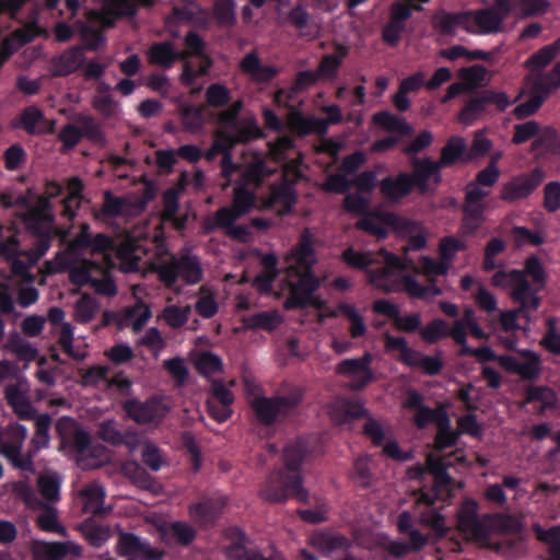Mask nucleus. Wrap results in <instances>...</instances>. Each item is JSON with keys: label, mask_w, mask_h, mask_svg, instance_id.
<instances>
[{"label": "nucleus", "mask_w": 560, "mask_h": 560, "mask_svg": "<svg viewBox=\"0 0 560 560\" xmlns=\"http://www.w3.org/2000/svg\"><path fill=\"white\" fill-rule=\"evenodd\" d=\"M311 452L310 442L305 438L288 443L282 453L284 467L270 474L260 490V497L273 503L284 502L289 498L306 503L308 492L303 487L301 467Z\"/></svg>", "instance_id": "obj_1"}, {"label": "nucleus", "mask_w": 560, "mask_h": 560, "mask_svg": "<svg viewBox=\"0 0 560 560\" xmlns=\"http://www.w3.org/2000/svg\"><path fill=\"white\" fill-rule=\"evenodd\" d=\"M491 284L495 288L510 289V298L513 302L518 303V307L501 312L502 329L506 332L518 329V318H524L528 324L529 313L539 308L541 299L538 295V289L525 279L524 272L518 269L499 270L492 276Z\"/></svg>", "instance_id": "obj_2"}, {"label": "nucleus", "mask_w": 560, "mask_h": 560, "mask_svg": "<svg viewBox=\"0 0 560 560\" xmlns=\"http://www.w3.org/2000/svg\"><path fill=\"white\" fill-rule=\"evenodd\" d=\"M153 271L159 280L168 289H172L178 278L188 285L199 283L203 278V269L200 258L189 253L179 257L172 255L168 260L158 262L153 266Z\"/></svg>", "instance_id": "obj_3"}, {"label": "nucleus", "mask_w": 560, "mask_h": 560, "mask_svg": "<svg viewBox=\"0 0 560 560\" xmlns=\"http://www.w3.org/2000/svg\"><path fill=\"white\" fill-rule=\"evenodd\" d=\"M26 438L27 429L25 425L18 422L9 423L0 431V454L7 458L14 469L35 474L36 468L28 450L22 453Z\"/></svg>", "instance_id": "obj_4"}, {"label": "nucleus", "mask_w": 560, "mask_h": 560, "mask_svg": "<svg viewBox=\"0 0 560 560\" xmlns=\"http://www.w3.org/2000/svg\"><path fill=\"white\" fill-rule=\"evenodd\" d=\"M376 258L383 257L384 266L368 271V281L374 288L385 293H396L404 290L402 276L395 278L396 271H404L407 265L397 255L381 249L375 254Z\"/></svg>", "instance_id": "obj_5"}, {"label": "nucleus", "mask_w": 560, "mask_h": 560, "mask_svg": "<svg viewBox=\"0 0 560 560\" xmlns=\"http://www.w3.org/2000/svg\"><path fill=\"white\" fill-rule=\"evenodd\" d=\"M301 402L300 394L288 396H257L250 401V408L259 423L272 425L278 417H285Z\"/></svg>", "instance_id": "obj_6"}, {"label": "nucleus", "mask_w": 560, "mask_h": 560, "mask_svg": "<svg viewBox=\"0 0 560 560\" xmlns=\"http://www.w3.org/2000/svg\"><path fill=\"white\" fill-rule=\"evenodd\" d=\"M513 10V0H493V4L479 10H467L469 24L476 26V33L494 34L502 30L504 20Z\"/></svg>", "instance_id": "obj_7"}, {"label": "nucleus", "mask_w": 560, "mask_h": 560, "mask_svg": "<svg viewBox=\"0 0 560 560\" xmlns=\"http://www.w3.org/2000/svg\"><path fill=\"white\" fill-rule=\"evenodd\" d=\"M122 410L138 424H160L170 411L164 399L152 396L144 401L131 398L122 402Z\"/></svg>", "instance_id": "obj_8"}, {"label": "nucleus", "mask_w": 560, "mask_h": 560, "mask_svg": "<svg viewBox=\"0 0 560 560\" xmlns=\"http://www.w3.org/2000/svg\"><path fill=\"white\" fill-rule=\"evenodd\" d=\"M479 504L474 499H466L459 506L457 517V529L468 539L483 540L489 536L487 520L489 515L482 518L479 516Z\"/></svg>", "instance_id": "obj_9"}, {"label": "nucleus", "mask_w": 560, "mask_h": 560, "mask_svg": "<svg viewBox=\"0 0 560 560\" xmlns=\"http://www.w3.org/2000/svg\"><path fill=\"white\" fill-rule=\"evenodd\" d=\"M545 172L535 167L528 173L512 177L500 190V199L509 203L528 198L544 182Z\"/></svg>", "instance_id": "obj_10"}, {"label": "nucleus", "mask_w": 560, "mask_h": 560, "mask_svg": "<svg viewBox=\"0 0 560 560\" xmlns=\"http://www.w3.org/2000/svg\"><path fill=\"white\" fill-rule=\"evenodd\" d=\"M409 224L394 212L370 210L357 223V229L377 238H385L389 230L402 231Z\"/></svg>", "instance_id": "obj_11"}, {"label": "nucleus", "mask_w": 560, "mask_h": 560, "mask_svg": "<svg viewBox=\"0 0 560 560\" xmlns=\"http://www.w3.org/2000/svg\"><path fill=\"white\" fill-rule=\"evenodd\" d=\"M298 278L296 282L291 284L290 294L283 303L287 311L305 308L313 303L314 292L319 288V279L314 270H299L289 272Z\"/></svg>", "instance_id": "obj_12"}, {"label": "nucleus", "mask_w": 560, "mask_h": 560, "mask_svg": "<svg viewBox=\"0 0 560 560\" xmlns=\"http://www.w3.org/2000/svg\"><path fill=\"white\" fill-rule=\"evenodd\" d=\"M116 551L120 557H138L140 560H162L165 556L164 550L153 548L147 539L125 532L118 536Z\"/></svg>", "instance_id": "obj_13"}, {"label": "nucleus", "mask_w": 560, "mask_h": 560, "mask_svg": "<svg viewBox=\"0 0 560 560\" xmlns=\"http://www.w3.org/2000/svg\"><path fill=\"white\" fill-rule=\"evenodd\" d=\"M372 357L365 353L359 359H345L336 366V372L340 375L348 376L352 381V388L355 390L364 389L375 380L370 364Z\"/></svg>", "instance_id": "obj_14"}, {"label": "nucleus", "mask_w": 560, "mask_h": 560, "mask_svg": "<svg viewBox=\"0 0 560 560\" xmlns=\"http://www.w3.org/2000/svg\"><path fill=\"white\" fill-rule=\"evenodd\" d=\"M520 354L526 359L524 362L513 355L503 354L501 368L508 373L518 375L523 381L537 380L541 373L539 355L532 350H522Z\"/></svg>", "instance_id": "obj_15"}, {"label": "nucleus", "mask_w": 560, "mask_h": 560, "mask_svg": "<svg viewBox=\"0 0 560 560\" xmlns=\"http://www.w3.org/2000/svg\"><path fill=\"white\" fill-rule=\"evenodd\" d=\"M31 551L34 560H63L68 556L80 558L82 547L74 541L33 540Z\"/></svg>", "instance_id": "obj_16"}, {"label": "nucleus", "mask_w": 560, "mask_h": 560, "mask_svg": "<svg viewBox=\"0 0 560 560\" xmlns=\"http://www.w3.org/2000/svg\"><path fill=\"white\" fill-rule=\"evenodd\" d=\"M225 505L222 498H207L188 505V514L191 521L201 529H208L215 525Z\"/></svg>", "instance_id": "obj_17"}, {"label": "nucleus", "mask_w": 560, "mask_h": 560, "mask_svg": "<svg viewBox=\"0 0 560 560\" xmlns=\"http://www.w3.org/2000/svg\"><path fill=\"white\" fill-rule=\"evenodd\" d=\"M22 221L26 230L34 236L48 233H58L59 230L54 226V215L48 209V202L44 200L42 205L30 207L23 214Z\"/></svg>", "instance_id": "obj_18"}, {"label": "nucleus", "mask_w": 560, "mask_h": 560, "mask_svg": "<svg viewBox=\"0 0 560 560\" xmlns=\"http://www.w3.org/2000/svg\"><path fill=\"white\" fill-rule=\"evenodd\" d=\"M469 14L467 11L453 13L440 10L432 15V26L442 36H454L458 27L467 33L476 34V28L469 24Z\"/></svg>", "instance_id": "obj_19"}, {"label": "nucleus", "mask_w": 560, "mask_h": 560, "mask_svg": "<svg viewBox=\"0 0 560 560\" xmlns=\"http://www.w3.org/2000/svg\"><path fill=\"white\" fill-rule=\"evenodd\" d=\"M287 128L301 138L313 133L325 136L328 131V122L324 118L305 116L302 112L292 108L287 116Z\"/></svg>", "instance_id": "obj_20"}, {"label": "nucleus", "mask_w": 560, "mask_h": 560, "mask_svg": "<svg viewBox=\"0 0 560 560\" xmlns=\"http://www.w3.org/2000/svg\"><path fill=\"white\" fill-rule=\"evenodd\" d=\"M314 242L315 241L310 229H305L300 234L298 244L291 249L290 256L294 260L295 265L289 267V272L313 270L317 262Z\"/></svg>", "instance_id": "obj_21"}, {"label": "nucleus", "mask_w": 560, "mask_h": 560, "mask_svg": "<svg viewBox=\"0 0 560 560\" xmlns=\"http://www.w3.org/2000/svg\"><path fill=\"white\" fill-rule=\"evenodd\" d=\"M410 165L412 172L409 173L410 182L413 188H417L421 194L428 191V182L434 177L435 183L441 182V170L442 166L438 161H433L431 158L423 159H411Z\"/></svg>", "instance_id": "obj_22"}, {"label": "nucleus", "mask_w": 560, "mask_h": 560, "mask_svg": "<svg viewBox=\"0 0 560 560\" xmlns=\"http://www.w3.org/2000/svg\"><path fill=\"white\" fill-rule=\"evenodd\" d=\"M13 128L23 129L30 136L50 133L54 124L48 122L44 113L36 106H27L12 121Z\"/></svg>", "instance_id": "obj_23"}, {"label": "nucleus", "mask_w": 560, "mask_h": 560, "mask_svg": "<svg viewBox=\"0 0 560 560\" xmlns=\"http://www.w3.org/2000/svg\"><path fill=\"white\" fill-rule=\"evenodd\" d=\"M222 138L229 147L237 144H248L255 140L265 138V133L258 126L255 117H244L229 132H223Z\"/></svg>", "instance_id": "obj_24"}, {"label": "nucleus", "mask_w": 560, "mask_h": 560, "mask_svg": "<svg viewBox=\"0 0 560 560\" xmlns=\"http://www.w3.org/2000/svg\"><path fill=\"white\" fill-rule=\"evenodd\" d=\"M378 187L382 196L393 202L409 196L415 189L407 172H400L396 176L384 177L380 182Z\"/></svg>", "instance_id": "obj_25"}, {"label": "nucleus", "mask_w": 560, "mask_h": 560, "mask_svg": "<svg viewBox=\"0 0 560 560\" xmlns=\"http://www.w3.org/2000/svg\"><path fill=\"white\" fill-rule=\"evenodd\" d=\"M453 479L450 474H444L433 478V486L430 490H419L415 492L417 497V506L421 504H435L436 501H444L451 495Z\"/></svg>", "instance_id": "obj_26"}, {"label": "nucleus", "mask_w": 560, "mask_h": 560, "mask_svg": "<svg viewBox=\"0 0 560 560\" xmlns=\"http://www.w3.org/2000/svg\"><path fill=\"white\" fill-rule=\"evenodd\" d=\"M415 510L418 514V521L422 526L428 527L439 538L447 536L448 527L446 526L445 517L440 513L434 504H421L420 506H417L416 501Z\"/></svg>", "instance_id": "obj_27"}, {"label": "nucleus", "mask_w": 560, "mask_h": 560, "mask_svg": "<svg viewBox=\"0 0 560 560\" xmlns=\"http://www.w3.org/2000/svg\"><path fill=\"white\" fill-rule=\"evenodd\" d=\"M530 151L536 158L560 156V137L557 130L552 127L540 129L532 142Z\"/></svg>", "instance_id": "obj_28"}, {"label": "nucleus", "mask_w": 560, "mask_h": 560, "mask_svg": "<svg viewBox=\"0 0 560 560\" xmlns=\"http://www.w3.org/2000/svg\"><path fill=\"white\" fill-rule=\"evenodd\" d=\"M334 47V52L323 56L319 61L316 72L320 80L336 79L343 59L349 55L348 46L335 43Z\"/></svg>", "instance_id": "obj_29"}, {"label": "nucleus", "mask_w": 560, "mask_h": 560, "mask_svg": "<svg viewBox=\"0 0 560 560\" xmlns=\"http://www.w3.org/2000/svg\"><path fill=\"white\" fill-rule=\"evenodd\" d=\"M310 544L323 553L346 550L351 546L349 538L331 530L315 532L310 538Z\"/></svg>", "instance_id": "obj_30"}, {"label": "nucleus", "mask_w": 560, "mask_h": 560, "mask_svg": "<svg viewBox=\"0 0 560 560\" xmlns=\"http://www.w3.org/2000/svg\"><path fill=\"white\" fill-rule=\"evenodd\" d=\"M84 61L83 48L74 46L63 51L54 60L52 67L55 77H67L81 68Z\"/></svg>", "instance_id": "obj_31"}, {"label": "nucleus", "mask_w": 560, "mask_h": 560, "mask_svg": "<svg viewBox=\"0 0 560 560\" xmlns=\"http://www.w3.org/2000/svg\"><path fill=\"white\" fill-rule=\"evenodd\" d=\"M540 402L537 415L542 416L547 410L557 408L558 397L556 392L545 385H529L525 388V404Z\"/></svg>", "instance_id": "obj_32"}, {"label": "nucleus", "mask_w": 560, "mask_h": 560, "mask_svg": "<svg viewBox=\"0 0 560 560\" xmlns=\"http://www.w3.org/2000/svg\"><path fill=\"white\" fill-rule=\"evenodd\" d=\"M35 432L33 438L31 439L28 446V454L31 455L32 462H34V457L44 448L49 446L50 442V427L52 419L48 413H40L35 419Z\"/></svg>", "instance_id": "obj_33"}, {"label": "nucleus", "mask_w": 560, "mask_h": 560, "mask_svg": "<svg viewBox=\"0 0 560 560\" xmlns=\"http://www.w3.org/2000/svg\"><path fill=\"white\" fill-rule=\"evenodd\" d=\"M137 12L138 5L136 0H104V23L107 26H113L117 19L133 18Z\"/></svg>", "instance_id": "obj_34"}, {"label": "nucleus", "mask_w": 560, "mask_h": 560, "mask_svg": "<svg viewBox=\"0 0 560 560\" xmlns=\"http://www.w3.org/2000/svg\"><path fill=\"white\" fill-rule=\"evenodd\" d=\"M133 208V203L128 199L124 197H117L107 190L104 192V200L100 210V214L106 219L128 217L132 214Z\"/></svg>", "instance_id": "obj_35"}, {"label": "nucleus", "mask_w": 560, "mask_h": 560, "mask_svg": "<svg viewBox=\"0 0 560 560\" xmlns=\"http://www.w3.org/2000/svg\"><path fill=\"white\" fill-rule=\"evenodd\" d=\"M148 59L151 65L163 69H171L178 60L174 44L172 42L153 43L148 49Z\"/></svg>", "instance_id": "obj_36"}, {"label": "nucleus", "mask_w": 560, "mask_h": 560, "mask_svg": "<svg viewBox=\"0 0 560 560\" xmlns=\"http://www.w3.org/2000/svg\"><path fill=\"white\" fill-rule=\"evenodd\" d=\"M270 202L281 208V213H289L296 202V194L289 180L283 178L270 187Z\"/></svg>", "instance_id": "obj_37"}, {"label": "nucleus", "mask_w": 560, "mask_h": 560, "mask_svg": "<svg viewBox=\"0 0 560 560\" xmlns=\"http://www.w3.org/2000/svg\"><path fill=\"white\" fill-rule=\"evenodd\" d=\"M560 55V37L546 45L525 60L524 67L532 72L540 71Z\"/></svg>", "instance_id": "obj_38"}, {"label": "nucleus", "mask_w": 560, "mask_h": 560, "mask_svg": "<svg viewBox=\"0 0 560 560\" xmlns=\"http://www.w3.org/2000/svg\"><path fill=\"white\" fill-rule=\"evenodd\" d=\"M397 528L401 535H407L409 537V541L407 544L411 551L420 550L427 545L428 537L420 530L413 528V521L410 512L404 511L399 514Z\"/></svg>", "instance_id": "obj_39"}, {"label": "nucleus", "mask_w": 560, "mask_h": 560, "mask_svg": "<svg viewBox=\"0 0 560 560\" xmlns=\"http://www.w3.org/2000/svg\"><path fill=\"white\" fill-rule=\"evenodd\" d=\"M405 365L412 369H420L424 374L434 376L441 373L444 363L439 354L427 355L419 350L413 349Z\"/></svg>", "instance_id": "obj_40"}, {"label": "nucleus", "mask_w": 560, "mask_h": 560, "mask_svg": "<svg viewBox=\"0 0 560 560\" xmlns=\"http://www.w3.org/2000/svg\"><path fill=\"white\" fill-rule=\"evenodd\" d=\"M340 260L349 268L363 270L366 273L369 270H371V266L380 262V259L376 258L375 253L370 250L358 252L353 246H349L342 250Z\"/></svg>", "instance_id": "obj_41"}, {"label": "nucleus", "mask_w": 560, "mask_h": 560, "mask_svg": "<svg viewBox=\"0 0 560 560\" xmlns=\"http://www.w3.org/2000/svg\"><path fill=\"white\" fill-rule=\"evenodd\" d=\"M75 122L80 127L82 139L85 138L98 147H105L107 144V138L102 125L96 121L94 117L90 115H79L75 118Z\"/></svg>", "instance_id": "obj_42"}, {"label": "nucleus", "mask_w": 560, "mask_h": 560, "mask_svg": "<svg viewBox=\"0 0 560 560\" xmlns=\"http://www.w3.org/2000/svg\"><path fill=\"white\" fill-rule=\"evenodd\" d=\"M236 538L226 547V556L230 560H271L259 551L246 548V535L235 529Z\"/></svg>", "instance_id": "obj_43"}, {"label": "nucleus", "mask_w": 560, "mask_h": 560, "mask_svg": "<svg viewBox=\"0 0 560 560\" xmlns=\"http://www.w3.org/2000/svg\"><path fill=\"white\" fill-rule=\"evenodd\" d=\"M243 323L247 329L273 331L282 323V318L279 312L273 310L269 312H259L244 317Z\"/></svg>", "instance_id": "obj_44"}, {"label": "nucleus", "mask_w": 560, "mask_h": 560, "mask_svg": "<svg viewBox=\"0 0 560 560\" xmlns=\"http://www.w3.org/2000/svg\"><path fill=\"white\" fill-rule=\"evenodd\" d=\"M373 121L389 132H397L401 136H411L413 133V128L404 118L387 110L374 114Z\"/></svg>", "instance_id": "obj_45"}, {"label": "nucleus", "mask_w": 560, "mask_h": 560, "mask_svg": "<svg viewBox=\"0 0 560 560\" xmlns=\"http://www.w3.org/2000/svg\"><path fill=\"white\" fill-rule=\"evenodd\" d=\"M466 143L465 140L460 137H451L445 145L441 150V156L438 161L439 164L443 167H450L454 165L457 161L464 160L466 155Z\"/></svg>", "instance_id": "obj_46"}, {"label": "nucleus", "mask_w": 560, "mask_h": 560, "mask_svg": "<svg viewBox=\"0 0 560 560\" xmlns=\"http://www.w3.org/2000/svg\"><path fill=\"white\" fill-rule=\"evenodd\" d=\"M82 495L85 499L84 512L91 513L94 516L106 514L104 509L105 491L98 483H90L84 490Z\"/></svg>", "instance_id": "obj_47"}, {"label": "nucleus", "mask_w": 560, "mask_h": 560, "mask_svg": "<svg viewBox=\"0 0 560 560\" xmlns=\"http://www.w3.org/2000/svg\"><path fill=\"white\" fill-rule=\"evenodd\" d=\"M402 282V291L406 292L410 298L423 299L429 294L433 296L443 294V290L434 283L435 281L433 279H430L429 285H422L412 276L404 275Z\"/></svg>", "instance_id": "obj_48"}, {"label": "nucleus", "mask_w": 560, "mask_h": 560, "mask_svg": "<svg viewBox=\"0 0 560 560\" xmlns=\"http://www.w3.org/2000/svg\"><path fill=\"white\" fill-rule=\"evenodd\" d=\"M180 120L184 129L189 132L200 131L205 126L202 106L183 105L179 108Z\"/></svg>", "instance_id": "obj_49"}, {"label": "nucleus", "mask_w": 560, "mask_h": 560, "mask_svg": "<svg viewBox=\"0 0 560 560\" xmlns=\"http://www.w3.org/2000/svg\"><path fill=\"white\" fill-rule=\"evenodd\" d=\"M487 105L485 91H481L466 102L458 114L459 120L465 124H471L480 114L486 112Z\"/></svg>", "instance_id": "obj_50"}, {"label": "nucleus", "mask_w": 560, "mask_h": 560, "mask_svg": "<svg viewBox=\"0 0 560 560\" xmlns=\"http://www.w3.org/2000/svg\"><path fill=\"white\" fill-rule=\"evenodd\" d=\"M205 100L210 107H225L232 101L231 90L222 83H211L206 90Z\"/></svg>", "instance_id": "obj_51"}, {"label": "nucleus", "mask_w": 560, "mask_h": 560, "mask_svg": "<svg viewBox=\"0 0 560 560\" xmlns=\"http://www.w3.org/2000/svg\"><path fill=\"white\" fill-rule=\"evenodd\" d=\"M483 211V202L469 203L468 201H465V205L463 207V225L469 233H474L482 224Z\"/></svg>", "instance_id": "obj_52"}, {"label": "nucleus", "mask_w": 560, "mask_h": 560, "mask_svg": "<svg viewBox=\"0 0 560 560\" xmlns=\"http://www.w3.org/2000/svg\"><path fill=\"white\" fill-rule=\"evenodd\" d=\"M559 319L555 316L546 319V332L540 345L550 353L560 355V330L558 329Z\"/></svg>", "instance_id": "obj_53"}, {"label": "nucleus", "mask_w": 560, "mask_h": 560, "mask_svg": "<svg viewBox=\"0 0 560 560\" xmlns=\"http://www.w3.org/2000/svg\"><path fill=\"white\" fill-rule=\"evenodd\" d=\"M4 349L13 352L19 359L34 360L37 355V350L24 340L18 332L9 336L4 345Z\"/></svg>", "instance_id": "obj_54"}, {"label": "nucleus", "mask_w": 560, "mask_h": 560, "mask_svg": "<svg viewBox=\"0 0 560 560\" xmlns=\"http://www.w3.org/2000/svg\"><path fill=\"white\" fill-rule=\"evenodd\" d=\"M270 174L271 171L267 163L261 159H257L247 165L242 177L246 184L258 186L266 177L270 176Z\"/></svg>", "instance_id": "obj_55"}, {"label": "nucleus", "mask_w": 560, "mask_h": 560, "mask_svg": "<svg viewBox=\"0 0 560 560\" xmlns=\"http://www.w3.org/2000/svg\"><path fill=\"white\" fill-rule=\"evenodd\" d=\"M81 532L85 540L94 548L102 547L109 538V530L103 525L85 522L81 525Z\"/></svg>", "instance_id": "obj_56"}, {"label": "nucleus", "mask_w": 560, "mask_h": 560, "mask_svg": "<svg viewBox=\"0 0 560 560\" xmlns=\"http://www.w3.org/2000/svg\"><path fill=\"white\" fill-rule=\"evenodd\" d=\"M36 524L44 532L67 536L66 527L60 524L56 510L50 506L37 516Z\"/></svg>", "instance_id": "obj_57"}, {"label": "nucleus", "mask_w": 560, "mask_h": 560, "mask_svg": "<svg viewBox=\"0 0 560 560\" xmlns=\"http://www.w3.org/2000/svg\"><path fill=\"white\" fill-rule=\"evenodd\" d=\"M487 69L482 65H474L470 67H464L459 69L458 77L462 79V83L468 86V91L482 86L486 81Z\"/></svg>", "instance_id": "obj_58"}, {"label": "nucleus", "mask_w": 560, "mask_h": 560, "mask_svg": "<svg viewBox=\"0 0 560 560\" xmlns=\"http://www.w3.org/2000/svg\"><path fill=\"white\" fill-rule=\"evenodd\" d=\"M413 11L421 12L423 7L395 1L389 9V21L406 27V22L411 18Z\"/></svg>", "instance_id": "obj_59"}, {"label": "nucleus", "mask_w": 560, "mask_h": 560, "mask_svg": "<svg viewBox=\"0 0 560 560\" xmlns=\"http://www.w3.org/2000/svg\"><path fill=\"white\" fill-rule=\"evenodd\" d=\"M201 295L195 304V310L202 318H212L219 311L214 295L205 287L200 288Z\"/></svg>", "instance_id": "obj_60"}, {"label": "nucleus", "mask_w": 560, "mask_h": 560, "mask_svg": "<svg viewBox=\"0 0 560 560\" xmlns=\"http://www.w3.org/2000/svg\"><path fill=\"white\" fill-rule=\"evenodd\" d=\"M235 3L233 0H215L213 18L222 26H232L235 23Z\"/></svg>", "instance_id": "obj_61"}, {"label": "nucleus", "mask_w": 560, "mask_h": 560, "mask_svg": "<svg viewBox=\"0 0 560 560\" xmlns=\"http://www.w3.org/2000/svg\"><path fill=\"white\" fill-rule=\"evenodd\" d=\"M191 307L189 305L184 307L170 305L163 310V318L170 327L177 329L188 322Z\"/></svg>", "instance_id": "obj_62"}, {"label": "nucleus", "mask_w": 560, "mask_h": 560, "mask_svg": "<svg viewBox=\"0 0 560 560\" xmlns=\"http://www.w3.org/2000/svg\"><path fill=\"white\" fill-rule=\"evenodd\" d=\"M420 334L428 343H435L448 337V326L444 319H433L421 329Z\"/></svg>", "instance_id": "obj_63"}, {"label": "nucleus", "mask_w": 560, "mask_h": 560, "mask_svg": "<svg viewBox=\"0 0 560 560\" xmlns=\"http://www.w3.org/2000/svg\"><path fill=\"white\" fill-rule=\"evenodd\" d=\"M167 532L182 546H188L191 544L197 535V532L191 525L182 521L172 522L168 525Z\"/></svg>", "instance_id": "obj_64"}]
</instances>
